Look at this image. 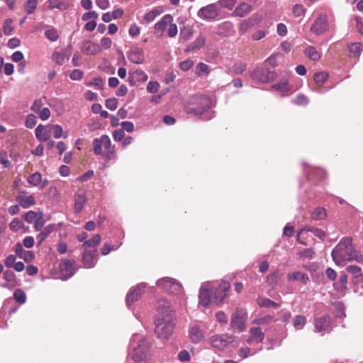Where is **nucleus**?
I'll use <instances>...</instances> for the list:
<instances>
[{"label":"nucleus","instance_id":"obj_45","mask_svg":"<svg viewBox=\"0 0 363 363\" xmlns=\"http://www.w3.org/2000/svg\"><path fill=\"white\" fill-rule=\"evenodd\" d=\"M193 35V30L189 26H184L180 30V35L185 40H189Z\"/></svg>","mask_w":363,"mask_h":363},{"label":"nucleus","instance_id":"obj_55","mask_svg":"<svg viewBox=\"0 0 363 363\" xmlns=\"http://www.w3.org/2000/svg\"><path fill=\"white\" fill-rule=\"evenodd\" d=\"M247 19L250 23L252 26L254 27L255 26L259 24L262 21V15L256 13L252 14L250 18H248Z\"/></svg>","mask_w":363,"mask_h":363},{"label":"nucleus","instance_id":"obj_29","mask_svg":"<svg viewBox=\"0 0 363 363\" xmlns=\"http://www.w3.org/2000/svg\"><path fill=\"white\" fill-rule=\"evenodd\" d=\"M349 57L357 59L362 50V44L360 43H353L348 45Z\"/></svg>","mask_w":363,"mask_h":363},{"label":"nucleus","instance_id":"obj_30","mask_svg":"<svg viewBox=\"0 0 363 363\" xmlns=\"http://www.w3.org/2000/svg\"><path fill=\"white\" fill-rule=\"evenodd\" d=\"M252 11V7L247 3L240 4L235 9L233 14L236 16L244 17Z\"/></svg>","mask_w":363,"mask_h":363},{"label":"nucleus","instance_id":"obj_40","mask_svg":"<svg viewBox=\"0 0 363 363\" xmlns=\"http://www.w3.org/2000/svg\"><path fill=\"white\" fill-rule=\"evenodd\" d=\"M101 241V236L99 234H96L93 236L91 239H89L84 242L82 247L84 248H90L95 249V247L97 246Z\"/></svg>","mask_w":363,"mask_h":363},{"label":"nucleus","instance_id":"obj_61","mask_svg":"<svg viewBox=\"0 0 363 363\" xmlns=\"http://www.w3.org/2000/svg\"><path fill=\"white\" fill-rule=\"evenodd\" d=\"M45 224V220L43 218V213H40V216L38 219L34 222V228L35 230H40Z\"/></svg>","mask_w":363,"mask_h":363},{"label":"nucleus","instance_id":"obj_60","mask_svg":"<svg viewBox=\"0 0 363 363\" xmlns=\"http://www.w3.org/2000/svg\"><path fill=\"white\" fill-rule=\"evenodd\" d=\"M178 33L177 26L175 23H171L167 26V35L169 38H174Z\"/></svg>","mask_w":363,"mask_h":363},{"label":"nucleus","instance_id":"obj_21","mask_svg":"<svg viewBox=\"0 0 363 363\" xmlns=\"http://www.w3.org/2000/svg\"><path fill=\"white\" fill-rule=\"evenodd\" d=\"M264 338V333L259 327H252L250 330V336L247 340L249 345L252 343H260Z\"/></svg>","mask_w":363,"mask_h":363},{"label":"nucleus","instance_id":"obj_26","mask_svg":"<svg viewBox=\"0 0 363 363\" xmlns=\"http://www.w3.org/2000/svg\"><path fill=\"white\" fill-rule=\"evenodd\" d=\"M189 338L191 339V342L194 343H198V342L202 341L204 338L203 332L201 330L199 327H198L196 325L192 326L189 329Z\"/></svg>","mask_w":363,"mask_h":363},{"label":"nucleus","instance_id":"obj_39","mask_svg":"<svg viewBox=\"0 0 363 363\" xmlns=\"http://www.w3.org/2000/svg\"><path fill=\"white\" fill-rule=\"evenodd\" d=\"M309 230L308 229V226H305L298 233L297 235V240L299 243L303 245H308V237Z\"/></svg>","mask_w":363,"mask_h":363},{"label":"nucleus","instance_id":"obj_24","mask_svg":"<svg viewBox=\"0 0 363 363\" xmlns=\"http://www.w3.org/2000/svg\"><path fill=\"white\" fill-rule=\"evenodd\" d=\"M330 326V318L324 315L315 320V328L317 332L328 331Z\"/></svg>","mask_w":363,"mask_h":363},{"label":"nucleus","instance_id":"obj_58","mask_svg":"<svg viewBox=\"0 0 363 363\" xmlns=\"http://www.w3.org/2000/svg\"><path fill=\"white\" fill-rule=\"evenodd\" d=\"M293 102L299 106H306L308 103V99L305 95L300 94L296 97Z\"/></svg>","mask_w":363,"mask_h":363},{"label":"nucleus","instance_id":"obj_7","mask_svg":"<svg viewBox=\"0 0 363 363\" xmlns=\"http://www.w3.org/2000/svg\"><path fill=\"white\" fill-rule=\"evenodd\" d=\"M251 77L262 83H269L277 77V73L274 70H269L266 67H260L252 72Z\"/></svg>","mask_w":363,"mask_h":363},{"label":"nucleus","instance_id":"obj_22","mask_svg":"<svg viewBox=\"0 0 363 363\" xmlns=\"http://www.w3.org/2000/svg\"><path fill=\"white\" fill-rule=\"evenodd\" d=\"M13 250L16 255L20 258L23 259L26 262H31L35 258L34 253L32 251L24 250L21 242H17L15 245Z\"/></svg>","mask_w":363,"mask_h":363},{"label":"nucleus","instance_id":"obj_19","mask_svg":"<svg viewBox=\"0 0 363 363\" xmlns=\"http://www.w3.org/2000/svg\"><path fill=\"white\" fill-rule=\"evenodd\" d=\"M128 60L135 64H141L144 62V52L143 49L133 47L127 53Z\"/></svg>","mask_w":363,"mask_h":363},{"label":"nucleus","instance_id":"obj_14","mask_svg":"<svg viewBox=\"0 0 363 363\" xmlns=\"http://www.w3.org/2000/svg\"><path fill=\"white\" fill-rule=\"evenodd\" d=\"M327 29V18L324 15H320L311 27V31L316 35L323 34Z\"/></svg>","mask_w":363,"mask_h":363},{"label":"nucleus","instance_id":"obj_13","mask_svg":"<svg viewBox=\"0 0 363 363\" xmlns=\"http://www.w3.org/2000/svg\"><path fill=\"white\" fill-rule=\"evenodd\" d=\"M199 303L203 306H209L214 301L213 288L202 286L199 291Z\"/></svg>","mask_w":363,"mask_h":363},{"label":"nucleus","instance_id":"obj_59","mask_svg":"<svg viewBox=\"0 0 363 363\" xmlns=\"http://www.w3.org/2000/svg\"><path fill=\"white\" fill-rule=\"evenodd\" d=\"M52 60L59 65L65 62V55L59 52H54L52 54Z\"/></svg>","mask_w":363,"mask_h":363},{"label":"nucleus","instance_id":"obj_54","mask_svg":"<svg viewBox=\"0 0 363 363\" xmlns=\"http://www.w3.org/2000/svg\"><path fill=\"white\" fill-rule=\"evenodd\" d=\"M306 323V318L305 316L302 315H298L295 317L294 321V325L296 328H302L305 324Z\"/></svg>","mask_w":363,"mask_h":363},{"label":"nucleus","instance_id":"obj_36","mask_svg":"<svg viewBox=\"0 0 363 363\" xmlns=\"http://www.w3.org/2000/svg\"><path fill=\"white\" fill-rule=\"evenodd\" d=\"M327 216V212L323 207H317L311 213V218L314 220H323Z\"/></svg>","mask_w":363,"mask_h":363},{"label":"nucleus","instance_id":"obj_57","mask_svg":"<svg viewBox=\"0 0 363 363\" xmlns=\"http://www.w3.org/2000/svg\"><path fill=\"white\" fill-rule=\"evenodd\" d=\"M105 106L107 108L114 111L117 108L118 101L116 98H110L106 100Z\"/></svg>","mask_w":363,"mask_h":363},{"label":"nucleus","instance_id":"obj_46","mask_svg":"<svg viewBox=\"0 0 363 363\" xmlns=\"http://www.w3.org/2000/svg\"><path fill=\"white\" fill-rule=\"evenodd\" d=\"M37 0H28L25 4V11L28 14L34 13L37 8Z\"/></svg>","mask_w":363,"mask_h":363},{"label":"nucleus","instance_id":"obj_9","mask_svg":"<svg viewBox=\"0 0 363 363\" xmlns=\"http://www.w3.org/2000/svg\"><path fill=\"white\" fill-rule=\"evenodd\" d=\"M230 289V282L222 281L217 288H213L214 301L218 304L222 303L223 300L228 296Z\"/></svg>","mask_w":363,"mask_h":363},{"label":"nucleus","instance_id":"obj_28","mask_svg":"<svg viewBox=\"0 0 363 363\" xmlns=\"http://www.w3.org/2000/svg\"><path fill=\"white\" fill-rule=\"evenodd\" d=\"M347 276L345 273H342L337 281L333 284L335 290L337 292L343 293L347 289Z\"/></svg>","mask_w":363,"mask_h":363},{"label":"nucleus","instance_id":"obj_15","mask_svg":"<svg viewBox=\"0 0 363 363\" xmlns=\"http://www.w3.org/2000/svg\"><path fill=\"white\" fill-rule=\"evenodd\" d=\"M96 249H86L84 248V251L82 255V262L85 267L91 268L93 267L96 262Z\"/></svg>","mask_w":363,"mask_h":363},{"label":"nucleus","instance_id":"obj_51","mask_svg":"<svg viewBox=\"0 0 363 363\" xmlns=\"http://www.w3.org/2000/svg\"><path fill=\"white\" fill-rule=\"evenodd\" d=\"M251 28L252 26L247 19L242 20L239 24V33L242 35Z\"/></svg>","mask_w":363,"mask_h":363},{"label":"nucleus","instance_id":"obj_44","mask_svg":"<svg viewBox=\"0 0 363 363\" xmlns=\"http://www.w3.org/2000/svg\"><path fill=\"white\" fill-rule=\"evenodd\" d=\"M40 212L29 211L23 215V219L28 223H33L38 219Z\"/></svg>","mask_w":363,"mask_h":363},{"label":"nucleus","instance_id":"obj_25","mask_svg":"<svg viewBox=\"0 0 363 363\" xmlns=\"http://www.w3.org/2000/svg\"><path fill=\"white\" fill-rule=\"evenodd\" d=\"M292 87V85L289 83L288 79L286 78L272 86V89L283 94L291 91Z\"/></svg>","mask_w":363,"mask_h":363},{"label":"nucleus","instance_id":"obj_10","mask_svg":"<svg viewBox=\"0 0 363 363\" xmlns=\"http://www.w3.org/2000/svg\"><path fill=\"white\" fill-rule=\"evenodd\" d=\"M219 14V10L216 4H211L202 7L198 11L197 15L199 18L211 21L215 19Z\"/></svg>","mask_w":363,"mask_h":363},{"label":"nucleus","instance_id":"obj_56","mask_svg":"<svg viewBox=\"0 0 363 363\" xmlns=\"http://www.w3.org/2000/svg\"><path fill=\"white\" fill-rule=\"evenodd\" d=\"M210 72V69H209V67L205 64V63H203V62H199L197 66H196V73L198 74H209Z\"/></svg>","mask_w":363,"mask_h":363},{"label":"nucleus","instance_id":"obj_49","mask_svg":"<svg viewBox=\"0 0 363 363\" xmlns=\"http://www.w3.org/2000/svg\"><path fill=\"white\" fill-rule=\"evenodd\" d=\"M11 230L17 232L23 227V223L19 218H15L9 225Z\"/></svg>","mask_w":363,"mask_h":363},{"label":"nucleus","instance_id":"obj_18","mask_svg":"<svg viewBox=\"0 0 363 363\" xmlns=\"http://www.w3.org/2000/svg\"><path fill=\"white\" fill-rule=\"evenodd\" d=\"M147 75L140 69L135 70L129 73L128 82L130 86H138L140 83L147 81Z\"/></svg>","mask_w":363,"mask_h":363},{"label":"nucleus","instance_id":"obj_38","mask_svg":"<svg viewBox=\"0 0 363 363\" xmlns=\"http://www.w3.org/2000/svg\"><path fill=\"white\" fill-rule=\"evenodd\" d=\"M44 125L40 124L35 128V136L41 142H45L50 138V135L47 134Z\"/></svg>","mask_w":363,"mask_h":363},{"label":"nucleus","instance_id":"obj_11","mask_svg":"<svg viewBox=\"0 0 363 363\" xmlns=\"http://www.w3.org/2000/svg\"><path fill=\"white\" fill-rule=\"evenodd\" d=\"M155 307L158 313L157 318H173L174 314L171 308V304L167 299H159Z\"/></svg>","mask_w":363,"mask_h":363},{"label":"nucleus","instance_id":"obj_2","mask_svg":"<svg viewBox=\"0 0 363 363\" xmlns=\"http://www.w3.org/2000/svg\"><path fill=\"white\" fill-rule=\"evenodd\" d=\"M93 151L96 155H101L107 160L117 159V155L114 145H111L110 138L107 135H103L99 138L93 140Z\"/></svg>","mask_w":363,"mask_h":363},{"label":"nucleus","instance_id":"obj_62","mask_svg":"<svg viewBox=\"0 0 363 363\" xmlns=\"http://www.w3.org/2000/svg\"><path fill=\"white\" fill-rule=\"evenodd\" d=\"M279 277V272L278 271L274 272L267 277V281L270 285H274L277 283L278 279Z\"/></svg>","mask_w":363,"mask_h":363},{"label":"nucleus","instance_id":"obj_52","mask_svg":"<svg viewBox=\"0 0 363 363\" xmlns=\"http://www.w3.org/2000/svg\"><path fill=\"white\" fill-rule=\"evenodd\" d=\"M160 14V11L157 9H154L147 13L144 16V21L145 23H149L155 20V18Z\"/></svg>","mask_w":363,"mask_h":363},{"label":"nucleus","instance_id":"obj_12","mask_svg":"<svg viewBox=\"0 0 363 363\" xmlns=\"http://www.w3.org/2000/svg\"><path fill=\"white\" fill-rule=\"evenodd\" d=\"M233 336L227 334L215 335L211 337V342L213 347L223 350L233 341Z\"/></svg>","mask_w":363,"mask_h":363},{"label":"nucleus","instance_id":"obj_31","mask_svg":"<svg viewBox=\"0 0 363 363\" xmlns=\"http://www.w3.org/2000/svg\"><path fill=\"white\" fill-rule=\"evenodd\" d=\"M18 200L20 206L23 208H27L35 204V197L32 195H19Z\"/></svg>","mask_w":363,"mask_h":363},{"label":"nucleus","instance_id":"obj_16","mask_svg":"<svg viewBox=\"0 0 363 363\" xmlns=\"http://www.w3.org/2000/svg\"><path fill=\"white\" fill-rule=\"evenodd\" d=\"M87 201L86 195L84 191L78 190L74 195V211L76 213H79L84 208Z\"/></svg>","mask_w":363,"mask_h":363},{"label":"nucleus","instance_id":"obj_41","mask_svg":"<svg viewBox=\"0 0 363 363\" xmlns=\"http://www.w3.org/2000/svg\"><path fill=\"white\" fill-rule=\"evenodd\" d=\"M257 303L260 307H272L274 308H277L279 307V304L278 303L267 298H258Z\"/></svg>","mask_w":363,"mask_h":363},{"label":"nucleus","instance_id":"obj_64","mask_svg":"<svg viewBox=\"0 0 363 363\" xmlns=\"http://www.w3.org/2000/svg\"><path fill=\"white\" fill-rule=\"evenodd\" d=\"M36 125V117L33 114H29L26 120V126L33 128Z\"/></svg>","mask_w":363,"mask_h":363},{"label":"nucleus","instance_id":"obj_6","mask_svg":"<svg viewBox=\"0 0 363 363\" xmlns=\"http://www.w3.org/2000/svg\"><path fill=\"white\" fill-rule=\"evenodd\" d=\"M157 286L171 294H179L182 292V286L181 284L173 278H161L157 280Z\"/></svg>","mask_w":363,"mask_h":363},{"label":"nucleus","instance_id":"obj_42","mask_svg":"<svg viewBox=\"0 0 363 363\" xmlns=\"http://www.w3.org/2000/svg\"><path fill=\"white\" fill-rule=\"evenodd\" d=\"M27 182L29 184L36 186L38 184H40L42 182V174L41 173L36 172L31 175H30L28 179Z\"/></svg>","mask_w":363,"mask_h":363},{"label":"nucleus","instance_id":"obj_17","mask_svg":"<svg viewBox=\"0 0 363 363\" xmlns=\"http://www.w3.org/2000/svg\"><path fill=\"white\" fill-rule=\"evenodd\" d=\"M145 286V284H140L131 289L126 296L127 304L130 305L133 302L137 301L143 295Z\"/></svg>","mask_w":363,"mask_h":363},{"label":"nucleus","instance_id":"obj_37","mask_svg":"<svg viewBox=\"0 0 363 363\" xmlns=\"http://www.w3.org/2000/svg\"><path fill=\"white\" fill-rule=\"evenodd\" d=\"M53 230V225H49L45 227L37 236L38 245H40L52 233Z\"/></svg>","mask_w":363,"mask_h":363},{"label":"nucleus","instance_id":"obj_5","mask_svg":"<svg viewBox=\"0 0 363 363\" xmlns=\"http://www.w3.org/2000/svg\"><path fill=\"white\" fill-rule=\"evenodd\" d=\"M247 313L242 308H236L231 316L230 327L239 333L246 330Z\"/></svg>","mask_w":363,"mask_h":363},{"label":"nucleus","instance_id":"obj_33","mask_svg":"<svg viewBox=\"0 0 363 363\" xmlns=\"http://www.w3.org/2000/svg\"><path fill=\"white\" fill-rule=\"evenodd\" d=\"M288 279L290 281H300L303 284H306L309 281V277L307 274L300 272H294L291 274H288Z\"/></svg>","mask_w":363,"mask_h":363},{"label":"nucleus","instance_id":"obj_8","mask_svg":"<svg viewBox=\"0 0 363 363\" xmlns=\"http://www.w3.org/2000/svg\"><path fill=\"white\" fill-rule=\"evenodd\" d=\"M149 348L150 345L148 342L146 340L143 339L138 342L137 347L132 350L130 353V356L134 362H141L145 359L149 351Z\"/></svg>","mask_w":363,"mask_h":363},{"label":"nucleus","instance_id":"obj_32","mask_svg":"<svg viewBox=\"0 0 363 363\" xmlns=\"http://www.w3.org/2000/svg\"><path fill=\"white\" fill-rule=\"evenodd\" d=\"M304 54L308 59L314 62L319 61L321 57V55L316 48L312 45L308 46L306 48Z\"/></svg>","mask_w":363,"mask_h":363},{"label":"nucleus","instance_id":"obj_53","mask_svg":"<svg viewBox=\"0 0 363 363\" xmlns=\"http://www.w3.org/2000/svg\"><path fill=\"white\" fill-rule=\"evenodd\" d=\"M13 296L15 300L20 303H24L26 301V296L24 291L21 289L16 290L14 292Z\"/></svg>","mask_w":363,"mask_h":363},{"label":"nucleus","instance_id":"obj_4","mask_svg":"<svg viewBox=\"0 0 363 363\" xmlns=\"http://www.w3.org/2000/svg\"><path fill=\"white\" fill-rule=\"evenodd\" d=\"M173 318H157L155 332L157 337L161 339H168L172 334L174 330Z\"/></svg>","mask_w":363,"mask_h":363},{"label":"nucleus","instance_id":"obj_27","mask_svg":"<svg viewBox=\"0 0 363 363\" xmlns=\"http://www.w3.org/2000/svg\"><path fill=\"white\" fill-rule=\"evenodd\" d=\"M173 22V17L170 14L164 15L162 19L155 25V29L157 31H163L167 28L168 25Z\"/></svg>","mask_w":363,"mask_h":363},{"label":"nucleus","instance_id":"obj_1","mask_svg":"<svg viewBox=\"0 0 363 363\" xmlns=\"http://www.w3.org/2000/svg\"><path fill=\"white\" fill-rule=\"evenodd\" d=\"M352 239L350 237H345L332 251V257L335 264H342L345 262L353 260L360 263L363 262V257L359 255L352 245Z\"/></svg>","mask_w":363,"mask_h":363},{"label":"nucleus","instance_id":"obj_48","mask_svg":"<svg viewBox=\"0 0 363 363\" xmlns=\"http://www.w3.org/2000/svg\"><path fill=\"white\" fill-rule=\"evenodd\" d=\"M308 229L310 233H311L314 236L319 238L321 240H324L326 237V233L324 230L317 228H311L308 226Z\"/></svg>","mask_w":363,"mask_h":363},{"label":"nucleus","instance_id":"obj_47","mask_svg":"<svg viewBox=\"0 0 363 363\" xmlns=\"http://www.w3.org/2000/svg\"><path fill=\"white\" fill-rule=\"evenodd\" d=\"M292 13L295 17H301L306 13V9L303 4H295L292 8Z\"/></svg>","mask_w":363,"mask_h":363},{"label":"nucleus","instance_id":"obj_35","mask_svg":"<svg viewBox=\"0 0 363 363\" xmlns=\"http://www.w3.org/2000/svg\"><path fill=\"white\" fill-rule=\"evenodd\" d=\"M347 272L352 274L357 281H363V274L361 268L356 265H350L346 268Z\"/></svg>","mask_w":363,"mask_h":363},{"label":"nucleus","instance_id":"obj_23","mask_svg":"<svg viewBox=\"0 0 363 363\" xmlns=\"http://www.w3.org/2000/svg\"><path fill=\"white\" fill-rule=\"evenodd\" d=\"M82 51L86 55H96L101 51V48L98 44L91 40H86L82 44Z\"/></svg>","mask_w":363,"mask_h":363},{"label":"nucleus","instance_id":"obj_20","mask_svg":"<svg viewBox=\"0 0 363 363\" xmlns=\"http://www.w3.org/2000/svg\"><path fill=\"white\" fill-rule=\"evenodd\" d=\"M76 262L74 260L65 259L63 260L59 266L60 272L65 277H72L75 272Z\"/></svg>","mask_w":363,"mask_h":363},{"label":"nucleus","instance_id":"obj_43","mask_svg":"<svg viewBox=\"0 0 363 363\" xmlns=\"http://www.w3.org/2000/svg\"><path fill=\"white\" fill-rule=\"evenodd\" d=\"M328 78L327 72H318L314 74L313 79L318 86H322Z\"/></svg>","mask_w":363,"mask_h":363},{"label":"nucleus","instance_id":"obj_34","mask_svg":"<svg viewBox=\"0 0 363 363\" xmlns=\"http://www.w3.org/2000/svg\"><path fill=\"white\" fill-rule=\"evenodd\" d=\"M4 279L6 281V284H2L1 286L3 287H13L16 285V275L15 274L11 271V270H6L4 272Z\"/></svg>","mask_w":363,"mask_h":363},{"label":"nucleus","instance_id":"obj_3","mask_svg":"<svg viewBox=\"0 0 363 363\" xmlns=\"http://www.w3.org/2000/svg\"><path fill=\"white\" fill-rule=\"evenodd\" d=\"M211 106V99L206 95L193 96L185 106L187 113L201 116Z\"/></svg>","mask_w":363,"mask_h":363},{"label":"nucleus","instance_id":"obj_50","mask_svg":"<svg viewBox=\"0 0 363 363\" xmlns=\"http://www.w3.org/2000/svg\"><path fill=\"white\" fill-rule=\"evenodd\" d=\"M45 35L48 39L53 42L56 41L59 38L58 33L55 28H50L47 30L45 32Z\"/></svg>","mask_w":363,"mask_h":363},{"label":"nucleus","instance_id":"obj_63","mask_svg":"<svg viewBox=\"0 0 363 363\" xmlns=\"http://www.w3.org/2000/svg\"><path fill=\"white\" fill-rule=\"evenodd\" d=\"M0 163L5 168H11L12 167L11 162L7 159V155L5 152L0 153Z\"/></svg>","mask_w":363,"mask_h":363}]
</instances>
